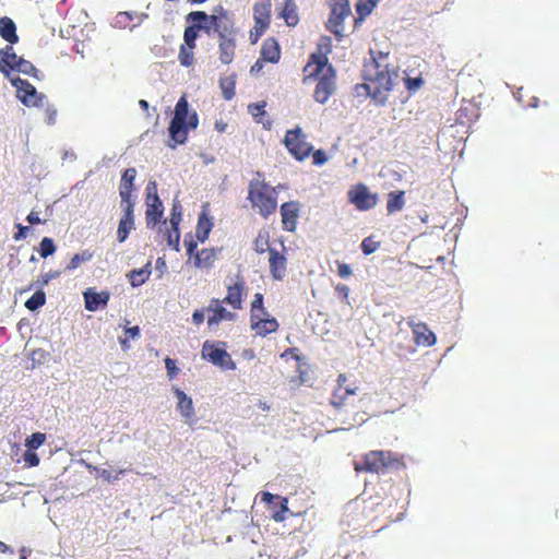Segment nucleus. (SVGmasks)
<instances>
[{
	"label": "nucleus",
	"mask_w": 559,
	"mask_h": 559,
	"mask_svg": "<svg viewBox=\"0 0 559 559\" xmlns=\"http://www.w3.org/2000/svg\"><path fill=\"white\" fill-rule=\"evenodd\" d=\"M399 76V68L390 60L389 53L371 51V58L364 63V87L372 100L384 105L394 80Z\"/></svg>",
	"instance_id": "nucleus-1"
},
{
	"label": "nucleus",
	"mask_w": 559,
	"mask_h": 559,
	"mask_svg": "<svg viewBox=\"0 0 559 559\" xmlns=\"http://www.w3.org/2000/svg\"><path fill=\"white\" fill-rule=\"evenodd\" d=\"M186 21L203 22L204 33L209 37L221 39L237 36L234 14L221 4L214 7L211 14L204 11H191L186 15Z\"/></svg>",
	"instance_id": "nucleus-2"
},
{
	"label": "nucleus",
	"mask_w": 559,
	"mask_h": 559,
	"mask_svg": "<svg viewBox=\"0 0 559 559\" xmlns=\"http://www.w3.org/2000/svg\"><path fill=\"white\" fill-rule=\"evenodd\" d=\"M252 210L267 218L277 210V190L265 181L262 171H255L248 185V198Z\"/></svg>",
	"instance_id": "nucleus-3"
},
{
	"label": "nucleus",
	"mask_w": 559,
	"mask_h": 559,
	"mask_svg": "<svg viewBox=\"0 0 559 559\" xmlns=\"http://www.w3.org/2000/svg\"><path fill=\"white\" fill-rule=\"evenodd\" d=\"M314 81L313 99L319 104H325L336 91V71L333 66H312L307 63L304 67V84Z\"/></svg>",
	"instance_id": "nucleus-4"
},
{
	"label": "nucleus",
	"mask_w": 559,
	"mask_h": 559,
	"mask_svg": "<svg viewBox=\"0 0 559 559\" xmlns=\"http://www.w3.org/2000/svg\"><path fill=\"white\" fill-rule=\"evenodd\" d=\"M198 124V114L189 111L187 97L181 96L175 106V115L169 124V136L174 141L170 147L175 148L176 145L183 144L188 139L189 130L197 129Z\"/></svg>",
	"instance_id": "nucleus-5"
},
{
	"label": "nucleus",
	"mask_w": 559,
	"mask_h": 559,
	"mask_svg": "<svg viewBox=\"0 0 559 559\" xmlns=\"http://www.w3.org/2000/svg\"><path fill=\"white\" fill-rule=\"evenodd\" d=\"M404 466L402 457L391 451L373 450L361 456V461L354 463L357 473L384 474Z\"/></svg>",
	"instance_id": "nucleus-6"
},
{
	"label": "nucleus",
	"mask_w": 559,
	"mask_h": 559,
	"mask_svg": "<svg viewBox=\"0 0 559 559\" xmlns=\"http://www.w3.org/2000/svg\"><path fill=\"white\" fill-rule=\"evenodd\" d=\"M284 145L289 154L299 162L308 158L313 150V146L307 141V135L300 127L286 131Z\"/></svg>",
	"instance_id": "nucleus-7"
},
{
	"label": "nucleus",
	"mask_w": 559,
	"mask_h": 559,
	"mask_svg": "<svg viewBox=\"0 0 559 559\" xmlns=\"http://www.w3.org/2000/svg\"><path fill=\"white\" fill-rule=\"evenodd\" d=\"M331 14L326 22V28L338 39L343 38L344 20L350 14L349 0H329Z\"/></svg>",
	"instance_id": "nucleus-8"
},
{
	"label": "nucleus",
	"mask_w": 559,
	"mask_h": 559,
	"mask_svg": "<svg viewBox=\"0 0 559 559\" xmlns=\"http://www.w3.org/2000/svg\"><path fill=\"white\" fill-rule=\"evenodd\" d=\"M12 85L16 88V97L27 107H39L44 105L46 96L38 93L36 87L28 81L19 76L10 79Z\"/></svg>",
	"instance_id": "nucleus-9"
},
{
	"label": "nucleus",
	"mask_w": 559,
	"mask_h": 559,
	"mask_svg": "<svg viewBox=\"0 0 559 559\" xmlns=\"http://www.w3.org/2000/svg\"><path fill=\"white\" fill-rule=\"evenodd\" d=\"M202 357L215 366L221 367L224 370H235L236 364L231 359V356L219 347L218 344L205 341L202 346Z\"/></svg>",
	"instance_id": "nucleus-10"
},
{
	"label": "nucleus",
	"mask_w": 559,
	"mask_h": 559,
	"mask_svg": "<svg viewBox=\"0 0 559 559\" xmlns=\"http://www.w3.org/2000/svg\"><path fill=\"white\" fill-rule=\"evenodd\" d=\"M348 200L359 211L373 209L378 203V195L371 193L367 186L359 183L348 192Z\"/></svg>",
	"instance_id": "nucleus-11"
},
{
	"label": "nucleus",
	"mask_w": 559,
	"mask_h": 559,
	"mask_svg": "<svg viewBox=\"0 0 559 559\" xmlns=\"http://www.w3.org/2000/svg\"><path fill=\"white\" fill-rule=\"evenodd\" d=\"M300 212V204L297 201H288L281 205L283 229L294 233L297 229V222Z\"/></svg>",
	"instance_id": "nucleus-12"
},
{
	"label": "nucleus",
	"mask_w": 559,
	"mask_h": 559,
	"mask_svg": "<svg viewBox=\"0 0 559 559\" xmlns=\"http://www.w3.org/2000/svg\"><path fill=\"white\" fill-rule=\"evenodd\" d=\"M223 302L217 298H212L210 300L207 311L211 314L207 318L209 326L218 325L222 321H233L236 318V313L228 311L223 307Z\"/></svg>",
	"instance_id": "nucleus-13"
},
{
	"label": "nucleus",
	"mask_w": 559,
	"mask_h": 559,
	"mask_svg": "<svg viewBox=\"0 0 559 559\" xmlns=\"http://www.w3.org/2000/svg\"><path fill=\"white\" fill-rule=\"evenodd\" d=\"M83 297L85 309L94 312L107 306L110 293L108 290L96 292L94 287H90L83 293Z\"/></svg>",
	"instance_id": "nucleus-14"
},
{
	"label": "nucleus",
	"mask_w": 559,
	"mask_h": 559,
	"mask_svg": "<svg viewBox=\"0 0 559 559\" xmlns=\"http://www.w3.org/2000/svg\"><path fill=\"white\" fill-rule=\"evenodd\" d=\"M123 214L119 221L117 239L119 242H124L131 230L134 229V203H124L121 205Z\"/></svg>",
	"instance_id": "nucleus-15"
},
{
	"label": "nucleus",
	"mask_w": 559,
	"mask_h": 559,
	"mask_svg": "<svg viewBox=\"0 0 559 559\" xmlns=\"http://www.w3.org/2000/svg\"><path fill=\"white\" fill-rule=\"evenodd\" d=\"M407 323L412 329L414 341L417 345L429 347L436 344L437 337L426 323H416L413 320H409Z\"/></svg>",
	"instance_id": "nucleus-16"
},
{
	"label": "nucleus",
	"mask_w": 559,
	"mask_h": 559,
	"mask_svg": "<svg viewBox=\"0 0 559 559\" xmlns=\"http://www.w3.org/2000/svg\"><path fill=\"white\" fill-rule=\"evenodd\" d=\"M280 324L273 317L267 316H254L250 318V328L255 332L257 335L265 337L266 335L277 331Z\"/></svg>",
	"instance_id": "nucleus-17"
},
{
	"label": "nucleus",
	"mask_w": 559,
	"mask_h": 559,
	"mask_svg": "<svg viewBox=\"0 0 559 559\" xmlns=\"http://www.w3.org/2000/svg\"><path fill=\"white\" fill-rule=\"evenodd\" d=\"M245 289V282L242 278H239L233 285L227 286V295L221 301L223 304L229 305L235 310H240L242 308V297Z\"/></svg>",
	"instance_id": "nucleus-18"
},
{
	"label": "nucleus",
	"mask_w": 559,
	"mask_h": 559,
	"mask_svg": "<svg viewBox=\"0 0 559 559\" xmlns=\"http://www.w3.org/2000/svg\"><path fill=\"white\" fill-rule=\"evenodd\" d=\"M332 51V40L328 36H323L320 38L317 47V51L311 53L309 61L307 63H312V66H332L329 62L328 55Z\"/></svg>",
	"instance_id": "nucleus-19"
},
{
	"label": "nucleus",
	"mask_w": 559,
	"mask_h": 559,
	"mask_svg": "<svg viewBox=\"0 0 559 559\" xmlns=\"http://www.w3.org/2000/svg\"><path fill=\"white\" fill-rule=\"evenodd\" d=\"M218 59L223 64H230L236 56L237 36L217 39Z\"/></svg>",
	"instance_id": "nucleus-20"
},
{
	"label": "nucleus",
	"mask_w": 559,
	"mask_h": 559,
	"mask_svg": "<svg viewBox=\"0 0 559 559\" xmlns=\"http://www.w3.org/2000/svg\"><path fill=\"white\" fill-rule=\"evenodd\" d=\"M136 176L135 168H128L123 171L121 176V181L119 186V194L121 198V205L124 203H134L131 200V194L133 190V181Z\"/></svg>",
	"instance_id": "nucleus-21"
},
{
	"label": "nucleus",
	"mask_w": 559,
	"mask_h": 559,
	"mask_svg": "<svg viewBox=\"0 0 559 559\" xmlns=\"http://www.w3.org/2000/svg\"><path fill=\"white\" fill-rule=\"evenodd\" d=\"M270 272L275 280H282L286 273V258L274 248H269Z\"/></svg>",
	"instance_id": "nucleus-22"
},
{
	"label": "nucleus",
	"mask_w": 559,
	"mask_h": 559,
	"mask_svg": "<svg viewBox=\"0 0 559 559\" xmlns=\"http://www.w3.org/2000/svg\"><path fill=\"white\" fill-rule=\"evenodd\" d=\"M337 386L333 393L332 405L338 407L343 404V401L348 396L356 393L357 388L348 385L347 377L344 373H340L337 377Z\"/></svg>",
	"instance_id": "nucleus-23"
},
{
	"label": "nucleus",
	"mask_w": 559,
	"mask_h": 559,
	"mask_svg": "<svg viewBox=\"0 0 559 559\" xmlns=\"http://www.w3.org/2000/svg\"><path fill=\"white\" fill-rule=\"evenodd\" d=\"M260 57L271 63H277L280 61L281 48L278 41L274 37H269L263 41Z\"/></svg>",
	"instance_id": "nucleus-24"
},
{
	"label": "nucleus",
	"mask_w": 559,
	"mask_h": 559,
	"mask_svg": "<svg viewBox=\"0 0 559 559\" xmlns=\"http://www.w3.org/2000/svg\"><path fill=\"white\" fill-rule=\"evenodd\" d=\"M0 72L9 78L10 71L14 69V64L19 61L21 57H19L12 47V45H8L0 50Z\"/></svg>",
	"instance_id": "nucleus-25"
},
{
	"label": "nucleus",
	"mask_w": 559,
	"mask_h": 559,
	"mask_svg": "<svg viewBox=\"0 0 559 559\" xmlns=\"http://www.w3.org/2000/svg\"><path fill=\"white\" fill-rule=\"evenodd\" d=\"M175 395L178 399L177 408L182 417L191 419L194 416V407L192 399L189 397L182 390L176 388L174 390Z\"/></svg>",
	"instance_id": "nucleus-26"
},
{
	"label": "nucleus",
	"mask_w": 559,
	"mask_h": 559,
	"mask_svg": "<svg viewBox=\"0 0 559 559\" xmlns=\"http://www.w3.org/2000/svg\"><path fill=\"white\" fill-rule=\"evenodd\" d=\"M272 0H260L253 5V20L255 23H271Z\"/></svg>",
	"instance_id": "nucleus-27"
},
{
	"label": "nucleus",
	"mask_w": 559,
	"mask_h": 559,
	"mask_svg": "<svg viewBox=\"0 0 559 559\" xmlns=\"http://www.w3.org/2000/svg\"><path fill=\"white\" fill-rule=\"evenodd\" d=\"M0 36L11 45L19 41L16 26L14 22L8 16L0 19Z\"/></svg>",
	"instance_id": "nucleus-28"
},
{
	"label": "nucleus",
	"mask_w": 559,
	"mask_h": 559,
	"mask_svg": "<svg viewBox=\"0 0 559 559\" xmlns=\"http://www.w3.org/2000/svg\"><path fill=\"white\" fill-rule=\"evenodd\" d=\"M405 205V191L396 190L388 194L386 211L389 214L400 212Z\"/></svg>",
	"instance_id": "nucleus-29"
},
{
	"label": "nucleus",
	"mask_w": 559,
	"mask_h": 559,
	"mask_svg": "<svg viewBox=\"0 0 559 559\" xmlns=\"http://www.w3.org/2000/svg\"><path fill=\"white\" fill-rule=\"evenodd\" d=\"M216 260V251L213 248H204L195 254L194 264L201 269H210Z\"/></svg>",
	"instance_id": "nucleus-30"
},
{
	"label": "nucleus",
	"mask_w": 559,
	"mask_h": 559,
	"mask_svg": "<svg viewBox=\"0 0 559 559\" xmlns=\"http://www.w3.org/2000/svg\"><path fill=\"white\" fill-rule=\"evenodd\" d=\"M281 16L289 27H294L299 22V15L297 12V5L294 0H285L284 8L281 12Z\"/></svg>",
	"instance_id": "nucleus-31"
},
{
	"label": "nucleus",
	"mask_w": 559,
	"mask_h": 559,
	"mask_svg": "<svg viewBox=\"0 0 559 559\" xmlns=\"http://www.w3.org/2000/svg\"><path fill=\"white\" fill-rule=\"evenodd\" d=\"M183 32V43L188 44V46L197 47V39L200 35V32H204V23L203 22H189Z\"/></svg>",
	"instance_id": "nucleus-32"
},
{
	"label": "nucleus",
	"mask_w": 559,
	"mask_h": 559,
	"mask_svg": "<svg viewBox=\"0 0 559 559\" xmlns=\"http://www.w3.org/2000/svg\"><path fill=\"white\" fill-rule=\"evenodd\" d=\"M164 213L163 204L148 203L145 211V219L148 228L155 227L162 219Z\"/></svg>",
	"instance_id": "nucleus-33"
},
{
	"label": "nucleus",
	"mask_w": 559,
	"mask_h": 559,
	"mask_svg": "<svg viewBox=\"0 0 559 559\" xmlns=\"http://www.w3.org/2000/svg\"><path fill=\"white\" fill-rule=\"evenodd\" d=\"M212 227L213 223L211 218L205 213L200 214L197 226V238L202 242L205 241Z\"/></svg>",
	"instance_id": "nucleus-34"
},
{
	"label": "nucleus",
	"mask_w": 559,
	"mask_h": 559,
	"mask_svg": "<svg viewBox=\"0 0 559 559\" xmlns=\"http://www.w3.org/2000/svg\"><path fill=\"white\" fill-rule=\"evenodd\" d=\"M194 49L195 46H188V44H182L179 49L178 59L182 67H190L194 62Z\"/></svg>",
	"instance_id": "nucleus-35"
},
{
	"label": "nucleus",
	"mask_w": 559,
	"mask_h": 559,
	"mask_svg": "<svg viewBox=\"0 0 559 559\" xmlns=\"http://www.w3.org/2000/svg\"><path fill=\"white\" fill-rule=\"evenodd\" d=\"M378 0H359L356 3V12L358 14L357 21H362L366 16H368L372 10L376 8Z\"/></svg>",
	"instance_id": "nucleus-36"
},
{
	"label": "nucleus",
	"mask_w": 559,
	"mask_h": 559,
	"mask_svg": "<svg viewBox=\"0 0 559 559\" xmlns=\"http://www.w3.org/2000/svg\"><path fill=\"white\" fill-rule=\"evenodd\" d=\"M11 71H17V72H21L23 74H27V75H31V76H34V78H38V70L34 67V64L31 61L25 60L22 57L14 64V69H12Z\"/></svg>",
	"instance_id": "nucleus-37"
},
{
	"label": "nucleus",
	"mask_w": 559,
	"mask_h": 559,
	"mask_svg": "<svg viewBox=\"0 0 559 559\" xmlns=\"http://www.w3.org/2000/svg\"><path fill=\"white\" fill-rule=\"evenodd\" d=\"M93 258V253L88 250H83L80 253H75L67 265L68 271L78 269L83 262H87Z\"/></svg>",
	"instance_id": "nucleus-38"
},
{
	"label": "nucleus",
	"mask_w": 559,
	"mask_h": 559,
	"mask_svg": "<svg viewBox=\"0 0 559 559\" xmlns=\"http://www.w3.org/2000/svg\"><path fill=\"white\" fill-rule=\"evenodd\" d=\"M254 316H267V311L263 306V295L261 293H257L251 302L250 318H253Z\"/></svg>",
	"instance_id": "nucleus-39"
},
{
	"label": "nucleus",
	"mask_w": 559,
	"mask_h": 559,
	"mask_svg": "<svg viewBox=\"0 0 559 559\" xmlns=\"http://www.w3.org/2000/svg\"><path fill=\"white\" fill-rule=\"evenodd\" d=\"M46 302V294L43 290H37L31 298L25 301V307L35 311Z\"/></svg>",
	"instance_id": "nucleus-40"
},
{
	"label": "nucleus",
	"mask_w": 559,
	"mask_h": 559,
	"mask_svg": "<svg viewBox=\"0 0 559 559\" xmlns=\"http://www.w3.org/2000/svg\"><path fill=\"white\" fill-rule=\"evenodd\" d=\"M219 87L226 100H230L235 96V81L233 78H222Z\"/></svg>",
	"instance_id": "nucleus-41"
},
{
	"label": "nucleus",
	"mask_w": 559,
	"mask_h": 559,
	"mask_svg": "<svg viewBox=\"0 0 559 559\" xmlns=\"http://www.w3.org/2000/svg\"><path fill=\"white\" fill-rule=\"evenodd\" d=\"M281 503L278 508L272 513V520L277 523L284 522L286 520V513L289 511L288 509V498L281 497Z\"/></svg>",
	"instance_id": "nucleus-42"
},
{
	"label": "nucleus",
	"mask_w": 559,
	"mask_h": 559,
	"mask_svg": "<svg viewBox=\"0 0 559 559\" xmlns=\"http://www.w3.org/2000/svg\"><path fill=\"white\" fill-rule=\"evenodd\" d=\"M46 441V435L43 432H35L26 438L25 447L31 450H36L41 447Z\"/></svg>",
	"instance_id": "nucleus-43"
},
{
	"label": "nucleus",
	"mask_w": 559,
	"mask_h": 559,
	"mask_svg": "<svg viewBox=\"0 0 559 559\" xmlns=\"http://www.w3.org/2000/svg\"><path fill=\"white\" fill-rule=\"evenodd\" d=\"M56 251V246L53 240L49 237H44L39 243V254L41 258H47L53 254Z\"/></svg>",
	"instance_id": "nucleus-44"
},
{
	"label": "nucleus",
	"mask_w": 559,
	"mask_h": 559,
	"mask_svg": "<svg viewBox=\"0 0 559 559\" xmlns=\"http://www.w3.org/2000/svg\"><path fill=\"white\" fill-rule=\"evenodd\" d=\"M146 205L148 203H154L155 205L163 204L158 194H157V188L155 182H150L146 187V198H145Z\"/></svg>",
	"instance_id": "nucleus-45"
},
{
	"label": "nucleus",
	"mask_w": 559,
	"mask_h": 559,
	"mask_svg": "<svg viewBox=\"0 0 559 559\" xmlns=\"http://www.w3.org/2000/svg\"><path fill=\"white\" fill-rule=\"evenodd\" d=\"M269 26L270 24L254 22V26L251 28L249 35L251 43L255 44L260 39V37L265 33Z\"/></svg>",
	"instance_id": "nucleus-46"
},
{
	"label": "nucleus",
	"mask_w": 559,
	"mask_h": 559,
	"mask_svg": "<svg viewBox=\"0 0 559 559\" xmlns=\"http://www.w3.org/2000/svg\"><path fill=\"white\" fill-rule=\"evenodd\" d=\"M379 246V241H376L372 237H367L361 241L360 248L364 254L369 255L378 250Z\"/></svg>",
	"instance_id": "nucleus-47"
},
{
	"label": "nucleus",
	"mask_w": 559,
	"mask_h": 559,
	"mask_svg": "<svg viewBox=\"0 0 559 559\" xmlns=\"http://www.w3.org/2000/svg\"><path fill=\"white\" fill-rule=\"evenodd\" d=\"M124 473L123 469H120V471H116V469H111V468H104L99 472V476L108 481V483H114L116 480H118L120 478V475H122Z\"/></svg>",
	"instance_id": "nucleus-48"
},
{
	"label": "nucleus",
	"mask_w": 559,
	"mask_h": 559,
	"mask_svg": "<svg viewBox=\"0 0 559 559\" xmlns=\"http://www.w3.org/2000/svg\"><path fill=\"white\" fill-rule=\"evenodd\" d=\"M23 461L28 467H35L39 465V456L34 452V450L27 449L23 454Z\"/></svg>",
	"instance_id": "nucleus-49"
},
{
	"label": "nucleus",
	"mask_w": 559,
	"mask_h": 559,
	"mask_svg": "<svg viewBox=\"0 0 559 559\" xmlns=\"http://www.w3.org/2000/svg\"><path fill=\"white\" fill-rule=\"evenodd\" d=\"M181 222V206L179 204H174L170 213V225L171 227H179Z\"/></svg>",
	"instance_id": "nucleus-50"
},
{
	"label": "nucleus",
	"mask_w": 559,
	"mask_h": 559,
	"mask_svg": "<svg viewBox=\"0 0 559 559\" xmlns=\"http://www.w3.org/2000/svg\"><path fill=\"white\" fill-rule=\"evenodd\" d=\"M59 275V271L40 274L36 281V285L39 287L46 286L52 278H56Z\"/></svg>",
	"instance_id": "nucleus-51"
},
{
	"label": "nucleus",
	"mask_w": 559,
	"mask_h": 559,
	"mask_svg": "<svg viewBox=\"0 0 559 559\" xmlns=\"http://www.w3.org/2000/svg\"><path fill=\"white\" fill-rule=\"evenodd\" d=\"M312 163L316 166H321L328 162V156L323 150H312Z\"/></svg>",
	"instance_id": "nucleus-52"
},
{
	"label": "nucleus",
	"mask_w": 559,
	"mask_h": 559,
	"mask_svg": "<svg viewBox=\"0 0 559 559\" xmlns=\"http://www.w3.org/2000/svg\"><path fill=\"white\" fill-rule=\"evenodd\" d=\"M165 367L170 379H174L179 372V369L176 366V361L170 357L165 358Z\"/></svg>",
	"instance_id": "nucleus-53"
},
{
	"label": "nucleus",
	"mask_w": 559,
	"mask_h": 559,
	"mask_svg": "<svg viewBox=\"0 0 559 559\" xmlns=\"http://www.w3.org/2000/svg\"><path fill=\"white\" fill-rule=\"evenodd\" d=\"M424 84V81L421 78H406L405 79V86L408 91H416Z\"/></svg>",
	"instance_id": "nucleus-54"
},
{
	"label": "nucleus",
	"mask_w": 559,
	"mask_h": 559,
	"mask_svg": "<svg viewBox=\"0 0 559 559\" xmlns=\"http://www.w3.org/2000/svg\"><path fill=\"white\" fill-rule=\"evenodd\" d=\"M180 239L179 227H171V230L168 231L167 241L169 246H178Z\"/></svg>",
	"instance_id": "nucleus-55"
},
{
	"label": "nucleus",
	"mask_w": 559,
	"mask_h": 559,
	"mask_svg": "<svg viewBox=\"0 0 559 559\" xmlns=\"http://www.w3.org/2000/svg\"><path fill=\"white\" fill-rule=\"evenodd\" d=\"M337 274L342 278H347L353 274V271L348 264L337 262Z\"/></svg>",
	"instance_id": "nucleus-56"
},
{
	"label": "nucleus",
	"mask_w": 559,
	"mask_h": 559,
	"mask_svg": "<svg viewBox=\"0 0 559 559\" xmlns=\"http://www.w3.org/2000/svg\"><path fill=\"white\" fill-rule=\"evenodd\" d=\"M249 109H250V112L252 114V116H254V117L265 115L264 105L252 104L249 106Z\"/></svg>",
	"instance_id": "nucleus-57"
},
{
	"label": "nucleus",
	"mask_w": 559,
	"mask_h": 559,
	"mask_svg": "<svg viewBox=\"0 0 559 559\" xmlns=\"http://www.w3.org/2000/svg\"><path fill=\"white\" fill-rule=\"evenodd\" d=\"M192 322L195 325H201L204 322V311L202 309H197L192 313Z\"/></svg>",
	"instance_id": "nucleus-58"
},
{
	"label": "nucleus",
	"mask_w": 559,
	"mask_h": 559,
	"mask_svg": "<svg viewBox=\"0 0 559 559\" xmlns=\"http://www.w3.org/2000/svg\"><path fill=\"white\" fill-rule=\"evenodd\" d=\"M281 496H277V495H273L269 491H262L261 492V501L264 502V503H271L274 499H280Z\"/></svg>",
	"instance_id": "nucleus-59"
},
{
	"label": "nucleus",
	"mask_w": 559,
	"mask_h": 559,
	"mask_svg": "<svg viewBox=\"0 0 559 559\" xmlns=\"http://www.w3.org/2000/svg\"><path fill=\"white\" fill-rule=\"evenodd\" d=\"M16 226L19 228V231L14 234V240L17 241V240H21L22 238L26 237V234H27L29 228L26 227V226H23L21 224H17Z\"/></svg>",
	"instance_id": "nucleus-60"
},
{
	"label": "nucleus",
	"mask_w": 559,
	"mask_h": 559,
	"mask_svg": "<svg viewBox=\"0 0 559 559\" xmlns=\"http://www.w3.org/2000/svg\"><path fill=\"white\" fill-rule=\"evenodd\" d=\"M335 290L336 293L343 297L344 299H347L348 298V294H349V288L348 286H346L345 284H338L336 287H335Z\"/></svg>",
	"instance_id": "nucleus-61"
},
{
	"label": "nucleus",
	"mask_w": 559,
	"mask_h": 559,
	"mask_svg": "<svg viewBox=\"0 0 559 559\" xmlns=\"http://www.w3.org/2000/svg\"><path fill=\"white\" fill-rule=\"evenodd\" d=\"M264 62H266L265 60H263L261 57L254 62V64L251 67L250 69V72L252 74H258L259 72L262 71L263 69V64Z\"/></svg>",
	"instance_id": "nucleus-62"
},
{
	"label": "nucleus",
	"mask_w": 559,
	"mask_h": 559,
	"mask_svg": "<svg viewBox=\"0 0 559 559\" xmlns=\"http://www.w3.org/2000/svg\"><path fill=\"white\" fill-rule=\"evenodd\" d=\"M27 222L31 224V225H37V224H40L43 223V221L39 218L38 216V213L37 212H31L27 217H26Z\"/></svg>",
	"instance_id": "nucleus-63"
},
{
	"label": "nucleus",
	"mask_w": 559,
	"mask_h": 559,
	"mask_svg": "<svg viewBox=\"0 0 559 559\" xmlns=\"http://www.w3.org/2000/svg\"><path fill=\"white\" fill-rule=\"evenodd\" d=\"M57 110L56 109H47V123L53 124L56 121Z\"/></svg>",
	"instance_id": "nucleus-64"
}]
</instances>
